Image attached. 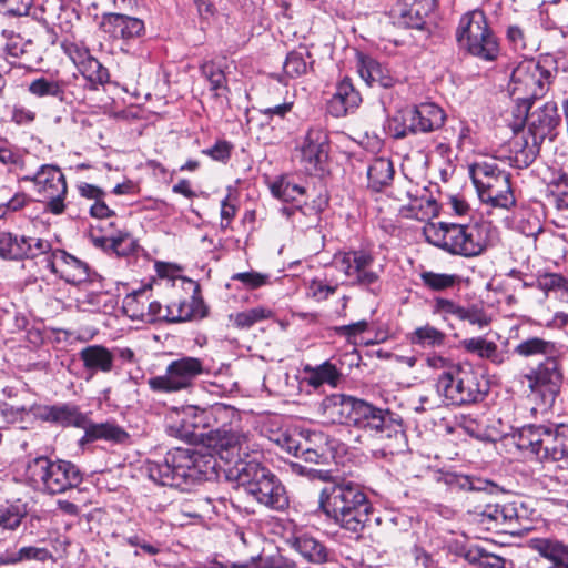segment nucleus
<instances>
[{"label": "nucleus", "mask_w": 568, "mask_h": 568, "mask_svg": "<svg viewBox=\"0 0 568 568\" xmlns=\"http://www.w3.org/2000/svg\"><path fill=\"white\" fill-rule=\"evenodd\" d=\"M236 470L239 485L258 504L274 510H284L288 507L290 500L284 485L270 468L257 462L256 457L242 463Z\"/></svg>", "instance_id": "nucleus-5"}, {"label": "nucleus", "mask_w": 568, "mask_h": 568, "mask_svg": "<svg viewBox=\"0 0 568 568\" xmlns=\"http://www.w3.org/2000/svg\"><path fill=\"white\" fill-rule=\"evenodd\" d=\"M528 388L541 397L545 405L552 406L560 394L564 372L558 356L545 358L525 374Z\"/></svg>", "instance_id": "nucleus-14"}, {"label": "nucleus", "mask_w": 568, "mask_h": 568, "mask_svg": "<svg viewBox=\"0 0 568 568\" xmlns=\"http://www.w3.org/2000/svg\"><path fill=\"white\" fill-rule=\"evenodd\" d=\"M1 37L6 40L4 52L8 57L22 59L29 54L33 47L32 40H24L19 33L13 30L3 29Z\"/></svg>", "instance_id": "nucleus-54"}, {"label": "nucleus", "mask_w": 568, "mask_h": 568, "mask_svg": "<svg viewBox=\"0 0 568 568\" xmlns=\"http://www.w3.org/2000/svg\"><path fill=\"white\" fill-rule=\"evenodd\" d=\"M394 172L393 162L389 159H374L367 168L368 187L374 191H381L390 184Z\"/></svg>", "instance_id": "nucleus-42"}, {"label": "nucleus", "mask_w": 568, "mask_h": 568, "mask_svg": "<svg viewBox=\"0 0 568 568\" xmlns=\"http://www.w3.org/2000/svg\"><path fill=\"white\" fill-rule=\"evenodd\" d=\"M546 23L548 29L568 34V0H555L546 9Z\"/></svg>", "instance_id": "nucleus-51"}, {"label": "nucleus", "mask_w": 568, "mask_h": 568, "mask_svg": "<svg viewBox=\"0 0 568 568\" xmlns=\"http://www.w3.org/2000/svg\"><path fill=\"white\" fill-rule=\"evenodd\" d=\"M536 286L547 295L554 292L561 301L568 302V277L559 273H544L539 275Z\"/></svg>", "instance_id": "nucleus-52"}, {"label": "nucleus", "mask_w": 568, "mask_h": 568, "mask_svg": "<svg viewBox=\"0 0 568 568\" xmlns=\"http://www.w3.org/2000/svg\"><path fill=\"white\" fill-rule=\"evenodd\" d=\"M362 103V95L355 89L349 77H344L336 84L333 97L327 101V112L334 118L345 116L356 110Z\"/></svg>", "instance_id": "nucleus-27"}, {"label": "nucleus", "mask_w": 568, "mask_h": 568, "mask_svg": "<svg viewBox=\"0 0 568 568\" xmlns=\"http://www.w3.org/2000/svg\"><path fill=\"white\" fill-rule=\"evenodd\" d=\"M89 235L97 247L108 248L111 242L124 230L118 215H92Z\"/></svg>", "instance_id": "nucleus-32"}, {"label": "nucleus", "mask_w": 568, "mask_h": 568, "mask_svg": "<svg viewBox=\"0 0 568 568\" xmlns=\"http://www.w3.org/2000/svg\"><path fill=\"white\" fill-rule=\"evenodd\" d=\"M211 460L195 450L174 448L162 459L148 460L146 471L151 480L158 485L184 489L185 486L207 479L214 466Z\"/></svg>", "instance_id": "nucleus-2"}, {"label": "nucleus", "mask_w": 568, "mask_h": 568, "mask_svg": "<svg viewBox=\"0 0 568 568\" xmlns=\"http://www.w3.org/2000/svg\"><path fill=\"white\" fill-rule=\"evenodd\" d=\"M527 547L551 564L549 568H568V544L555 536L534 537Z\"/></svg>", "instance_id": "nucleus-28"}, {"label": "nucleus", "mask_w": 568, "mask_h": 568, "mask_svg": "<svg viewBox=\"0 0 568 568\" xmlns=\"http://www.w3.org/2000/svg\"><path fill=\"white\" fill-rule=\"evenodd\" d=\"M412 118L407 109L399 111L394 115L389 123V131L393 138L404 139L410 134H416V131L412 128Z\"/></svg>", "instance_id": "nucleus-60"}, {"label": "nucleus", "mask_w": 568, "mask_h": 568, "mask_svg": "<svg viewBox=\"0 0 568 568\" xmlns=\"http://www.w3.org/2000/svg\"><path fill=\"white\" fill-rule=\"evenodd\" d=\"M52 558V554L49 549L36 546H28L20 548L17 552L8 556L3 561L4 564H18L21 561H40L45 562Z\"/></svg>", "instance_id": "nucleus-57"}, {"label": "nucleus", "mask_w": 568, "mask_h": 568, "mask_svg": "<svg viewBox=\"0 0 568 568\" xmlns=\"http://www.w3.org/2000/svg\"><path fill=\"white\" fill-rule=\"evenodd\" d=\"M192 285L193 292L190 301H187V311L192 312V320H202L207 316L209 307L201 295V286L194 282H192Z\"/></svg>", "instance_id": "nucleus-64"}, {"label": "nucleus", "mask_w": 568, "mask_h": 568, "mask_svg": "<svg viewBox=\"0 0 568 568\" xmlns=\"http://www.w3.org/2000/svg\"><path fill=\"white\" fill-rule=\"evenodd\" d=\"M28 92L37 98H54L62 103H70L67 82L53 77L41 75L30 81Z\"/></svg>", "instance_id": "nucleus-37"}, {"label": "nucleus", "mask_w": 568, "mask_h": 568, "mask_svg": "<svg viewBox=\"0 0 568 568\" xmlns=\"http://www.w3.org/2000/svg\"><path fill=\"white\" fill-rule=\"evenodd\" d=\"M209 415L210 406L205 408L186 407L179 424L174 426L176 436L191 444L205 446L207 424L211 419Z\"/></svg>", "instance_id": "nucleus-23"}, {"label": "nucleus", "mask_w": 568, "mask_h": 568, "mask_svg": "<svg viewBox=\"0 0 568 568\" xmlns=\"http://www.w3.org/2000/svg\"><path fill=\"white\" fill-rule=\"evenodd\" d=\"M532 103L534 102L527 97L517 99L516 105L511 111L514 121L510 123V128L514 133L520 132L525 125H527Z\"/></svg>", "instance_id": "nucleus-59"}, {"label": "nucleus", "mask_w": 568, "mask_h": 568, "mask_svg": "<svg viewBox=\"0 0 568 568\" xmlns=\"http://www.w3.org/2000/svg\"><path fill=\"white\" fill-rule=\"evenodd\" d=\"M307 385L318 388L325 384L336 387L342 378V373L331 361H325L317 366L306 365L304 367Z\"/></svg>", "instance_id": "nucleus-39"}, {"label": "nucleus", "mask_w": 568, "mask_h": 568, "mask_svg": "<svg viewBox=\"0 0 568 568\" xmlns=\"http://www.w3.org/2000/svg\"><path fill=\"white\" fill-rule=\"evenodd\" d=\"M139 248L138 241L132 234L124 227V230L111 242L106 250H111L118 256H129L134 254Z\"/></svg>", "instance_id": "nucleus-61"}, {"label": "nucleus", "mask_w": 568, "mask_h": 568, "mask_svg": "<svg viewBox=\"0 0 568 568\" xmlns=\"http://www.w3.org/2000/svg\"><path fill=\"white\" fill-rule=\"evenodd\" d=\"M460 347L466 353L477 356L480 359L489 361L494 365L499 366L505 363V356L498 349V345L484 336L465 338L460 341Z\"/></svg>", "instance_id": "nucleus-38"}, {"label": "nucleus", "mask_w": 568, "mask_h": 568, "mask_svg": "<svg viewBox=\"0 0 568 568\" xmlns=\"http://www.w3.org/2000/svg\"><path fill=\"white\" fill-rule=\"evenodd\" d=\"M201 75L210 83V90L214 97H221L230 92L227 79L223 69L214 61H205L200 65Z\"/></svg>", "instance_id": "nucleus-46"}, {"label": "nucleus", "mask_w": 568, "mask_h": 568, "mask_svg": "<svg viewBox=\"0 0 568 568\" xmlns=\"http://www.w3.org/2000/svg\"><path fill=\"white\" fill-rule=\"evenodd\" d=\"M272 194L283 202L294 203V207L303 210V199L306 196V190L297 184L290 176H281L271 184Z\"/></svg>", "instance_id": "nucleus-40"}, {"label": "nucleus", "mask_w": 568, "mask_h": 568, "mask_svg": "<svg viewBox=\"0 0 568 568\" xmlns=\"http://www.w3.org/2000/svg\"><path fill=\"white\" fill-rule=\"evenodd\" d=\"M205 373L206 369L201 358L182 356L170 362L163 375L150 377L146 383L154 393H179L191 390L195 386L196 379Z\"/></svg>", "instance_id": "nucleus-10"}, {"label": "nucleus", "mask_w": 568, "mask_h": 568, "mask_svg": "<svg viewBox=\"0 0 568 568\" xmlns=\"http://www.w3.org/2000/svg\"><path fill=\"white\" fill-rule=\"evenodd\" d=\"M314 60L312 54L306 48L290 51L283 63L284 73L294 79L307 73L308 68H312Z\"/></svg>", "instance_id": "nucleus-45"}, {"label": "nucleus", "mask_w": 568, "mask_h": 568, "mask_svg": "<svg viewBox=\"0 0 568 568\" xmlns=\"http://www.w3.org/2000/svg\"><path fill=\"white\" fill-rule=\"evenodd\" d=\"M79 358L90 376L97 373L109 374L113 371L115 355L106 346L93 344L83 347L79 352Z\"/></svg>", "instance_id": "nucleus-30"}, {"label": "nucleus", "mask_w": 568, "mask_h": 568, "mask_svg": "<svg viewBox=\"0 0 568 568\" xmlns=\"http://www.w3.org/2000/svg\"><path fill=\"white\" fill-rule=\"evenodd\" d=\"M51 243L34 236L13 235L0 232V257L7 260L36 258L51 250Z\"/></svg>", "instance_id": "nucleus-18"}, {"label": "nucleus", "mask_w": 568, "mask_h": 568, "mask_svg": "<svg viewBox=\"0 0 568 568\" xmlns=\"http://www.w3.org/2000/svg\"><path fill=\"white\" fill-rule=\"evenodd\" d=\"M274 313L272 310L257 306L243 312H239L235 315H231L230 320L233 325L239 329H248L256 323L273 317Z\"/></svg>", "instance_id": "nucleus-55"}, {"label": "nucleus", "mask_w": 568, "mask_h": 568, "mask_svg": "<svg viewBox=\"0 0 568 568\" xmlns=\"http://www.w3.org/2000/svg\"><path fill=\"white\" fill-rule=\"evenodd\" d=\"M568 458V425L547 426L541 460L558 462Z\"/></svg>", "instance_id": "nucleus-34"}, {"label": "nucleus", "mask_w": 568, "mask_h": 568, "mask_svg": "<svg viewBox=\"0 0 568 568\" xmlns=\"http://www.w3.org/2000/svg\"><path fill=\"white\" fill-rule=\"evenodd\" d=\"M478 517L480 525L496 534L523 536L526 530L521 525V517L518 515L514 503L487 504L478 513Z\"/></svg>", "instance_id": "nucleus-16"}, {"label": "nucleus", "mask_w": 568, "mask_h": 568, "mask_svg": "<svg viewBox=\"0 0 568 568\" xmlns=\"http://www.w3.org/2000/svg\"><path fill=\"white\" fill-rule=\"evenodd\" d=\"M44 255L47 268L64 282L71 285H81L90 281V268L88 264L68 252L55 250Z\"/></svg>", "instance_id": "nucleus-19"}, {"label": "nucleus", "mask_w": 568, "mask_h": 568, "mask_svg": "<svg viewBox=\"0 0 568 568\" xmlns=\"http://www.w3.org/2000/svg\"><path fill=\"white\" fill-rule=\"evenodd\" d=\"M419 277L423 285L433 292H444L460 284V276L457 274L423 271Z\"/></svg>", "instance_id": "nucleus-50"}, {"label": "nucleus", "mask_w": 568, "mask_h": 568, "mask_svg": "<svg viewBox=\"0 0 568 568\" xmlns=\"http://www.w3.org/2000/svg\"><path fill=\"white\" fill-rule=\"evenodd\" d=\"M506 224L525 236L537 237L544 231L539 215H507Z\"/></svg>", "instance_id": "nucleus-49"}, {"label": "nucleus", "mask_w": 568, "mask_h": 568, "mask_svg": "<svg viewBox=\"0 0 568 568\" xmlns=\"http://www.w3.org/2000/svg\"><path fill=\"white\" fill-rule=\"evenodd\" d=\"M559 351L558 343L539 336H529L521 339L513 348V354L519 358L555 357Z\"/></svg>", "instance_id": "nucleus-36"}, {"label": "nucleus", "mask_w": 568, "mask_h": 568, "mask_svg": "<svg viewBox=\"0 0 568 568\" xmlns=\"http://www.w3.org/2000/svg\"><path fill=\"white\" fill-rule=\"evenodd\" d=\"M82 428L84 429L82 443L105 440L114 445H124L130 440V434L114 420L92 423L87 418L85 427Z\"/></svg>", "instance_id": "nucleus-31"}, {"label": "nucleus", "mask_w": 568, "mask_h": 568, "mask_svg": "<svg viewBox=\"0 0 568 568\" xmlns=\"http://www.w3.org/2000/svg\"><path fill=\"white\" fill-rule=\"evenodd\" d=\"M24 477L30 486L48 495L63 494L83 481V473L75 464L48 456L29 459Z\"/></svg>", "instance_id": "nucleus-3"}, {"label": "nucleus", "mask_w": 568, "mask_h": 568, "mask_svg": "<svg viewBox=\"0 0 568 568\" xmlns=\"http://www.w3.org/2000/svg\"><path fill=\"white\" fill-rule=\"evenodd\" d=\"M78 70L92 90H97L99 85H104L110 80L109 70L93 55L82 62Z\"/></svg>", "instance_id": "nucleus-48"}, {"label": "nucleus", "mask_w": 568, "mask_h": 568, "mask_svg": "<svg viewBox=\"0 0 568 568\" xmlns=\"http://www.w3.org/2000/svg\"><path fill=\"white\" fill-rule=\"evenodd\" d=\"M412 118V128L418 133H428L440 129L446 120L444 110L435 103H420L407 108Z\"/></svg>", "instance_id": "nucleus-29"}, {"label": "nucleus", "mask_w": 568, "mask_h": 568, "mask_svg": "<svg viewBox=\"0 0 568 568\" xmlns=\"http://www.w3.org/2000/svg\"><path fill=\"white\" fill-rule=\"evenodd\" d=\"M395 24L405 29L423 30L426 26V18L422 13L419 4H413L409 8L400 10Z\"/></svg>", "instance_id": "nucleus-58"}, {"label": "nucleus", "mask_w": 568, "mask_h": 568, "mask_svg": "<svg viewBox=\"0 0 568 568\" xmlns=\"http://www.w3.org/2000/svg\"><path fill=\"white\" fill-rule=\"evenodd\" d=\"M547 426L545 425H525L516 435V445L521 450H530L539 459L544 447V439Z\"/></svg>", "instance_id": "nucleus-41"}, {"label": "nucleus", "mask_w": 568, "mask_h": 568, "mask_svg": "<svg viewBox=\"0 0 568 568\" xmlns=\"http://www.w3.org/2000/svg\"><path fill=\"white\" fill-rule=\"evenodd\" d=\"M455 37L459 49L471 57L485 62H494L499 57L498 38L480 9L468 11L460 17Z\"/></svg>", "instance_id": "nucleus-6"}, {"label": "nucleus", "mask_w": 568, "mask_h": 568, "mask_svg": "<svg viewBox=\"0 0 568 568\" xmlns=\"http://www.w3.org/2000/svg\"><path fill=\"white\" fill-rule=\"evenodd\" d=\"M473 236V242L477 244L480 253L497 237V230L490 221L485 220L483 215L479 219L467 224Z\"/></svg>", "instance_id": "nucleus-47"}, {"label": "nucleus", "mask_w": 568, "mask_h": 568, "mask_svg": "<svg viewBox=\"0 0 568 568\" xmlns=\"http://www.w3.org/2000/svg\"><path fill=\"white\" fill-rule=\"evenodd\" d=\"M356 404V397L344 394H333L323 399L321 413L324 420L328 424L352 426Z\"/></svg>", "instance_id": "nucleus-26"}, {"label": "nucleus", "mask_w": 568, "mask_h": 568, "mask_svg": "<svg viewBox=\"0 0 568 568\" xmlns=\"http://www.w3.org/2000/svg\"><path fill=\"white\" fill-rule=\"evenodd\" d=\"M239 415V410L230 405L222 403L211 405L209 415L211 419L207 424L205 446L209 448L213 443V438L216 439L222 434V430H226L231 423L237 419Z\"/></svg>", "instance_id": "nucleus-35"}, {"label": "nucleus", "mask_w": 568, "mask_h": 568, "mask_svg": "<svg viewBox=\"0 0 568 568\" xmlns=\"http://www.w3.org/2000/svg\"><path fill=\"white\" fill-rule=\"evenodd\" d=\"M465 225L445 222L429 221L424 227L423 233L428 243L442 247L453 254H460L462 237Z\"/></svg>", "instance_id": "nucleus-24"}, {"label": "nucleus", "mask_w": 568, "mask_h": 568, "mask_svg": "<svg viewBox=\"0 0 568 568\" xmlns=\"http://www.w3.org/2000/svg\"><path fill=\"white\" fill-rule=\"evenodd\" d=\"M320 508L342 529L356 535V540L385 545L395 540L393 519L374 515V507L361 485L346 479L333 480L320 494Z\"/></svg>", "instance_id": "nucleus-1"}, {"label": "nucleus", "mask_w": 568, "mask_h": 568, "mask_svg": "<svg viewBox=\"0 0 568 568\" xmlns=\"http://www.w3.org/2000/svg\"><path fill=\"white\" fill-rule=\"evenodd\" d=\"M465 560L478 568H506L505 558L488 552L481 547H470L464 555Z\"/></svg>", "instance_id": "nucleus-53"}, {"label": "nucleus", "mask_w": 568, "mask_h": 568, "mask_svg": "<svg viewBox=\"0 0 568 568\" xmlns=\"http://www.w3.org/2000/svg\"><path fill=\"white\" fill-rule=\"evenodd\" d=\"M33 417L40 422L49 423L60 427H85L87 416L74 404L43 405L33 403L29 406Z\"/></svg>", "instance_id": "nucleus-21"}, {"label": "nucleus", "mask_w": 568, "mask_h": 568, "mask_svg": "<svg viewBox=\"0 0 568 568\" xmlns=\"http://www.w3.org/2000/svg\"><path fill=\"white\" fill-rule=\"evenodd\" d=\"M20 181L32 182L36 192L42 196L41 202L47 203L51 213H62L64 197L68 191L64 174L53 164H43L32 175H24Z\"/></svg>", "instance_id": "nucleus-13"}, {"label": "nucleus", "mask_w": 568, "mask_h": 568, "mask_svg": "<svg viewBox=\"0 0 568 568\" xmlns=\"http://www.w3.org/2000/svg\"><path fill=\"white\" fill-rule=\"evenodd\" d=\"M432 313L444 321L454 317L477 326L479 329L488 327L493 322L491 316L480 304L475 303L465 306L455 300L443 296H435L433 298Z\"/></svg>", "instance_id": "nucleus-17"}, {"label": "nucleus", "mask_w": 568, "mask_h": 568, "mask_svg": "<svg viewBox=\"0 0 568 568\" xmlns=\"http://www.w3.org/2000/svg\"><path fill=\"white\" fill-rule=\"evenodd\" d=\"M436 392L447 405L465 406L481 402L488 394V384L470 365L450 367L440 373L436 381Z\"/></svg>", "instance_id": "nucleus-7"}, {"label": "nucleus", "mask_w": 568, "mask_h": 568, "mask_svg": "<svg viewBox=\"0 0 568 568\" xmlns=\"http://www.w3.org/2000/svg\"><path fill=\"white\" fill-rule=\"evenodd\" d=\"M337 268L351 280L353 285L369 288L379 283L381 275L372 270L374 255L366 250H351L334 256Z\"/></svg>", "instance_id": "nucleus-15"}, {"label": "nucleus", "mask_w": 568, "mask_h": 568, "mask_svg": "<svg viewBox=\"0 0 568 568\" xmlns=\"http://www.w3.org/2000/svg\"><path fill=\"white\" fill-rule=\"evenodd\" d=\"M270 274L256 271L234 273L232 281L240 282L246 290H257L270 284Z\"/></svg>", "instance_id": "nucleus-62"}, {"label": "nucleus", "mask_w": 568, "mask_h": 568, "mask_svg": "<svg viewBox=\"0 0 568 568\" xmlns=\"http://www.w3.org/2000/svg\"><path fill=\"white\" fill-rule=\"evenodd\" d=\"M358 73L361 78L369 85V87H381L384 89L393 88L396 83L395 77L390 73V71L382 65L374 58L359 53L358 54Z\"/></svg>", "instance_id": "nucleus-33"}, {"label": "nucleus", "mask_w": 568, "mask_h": 568, "mask_svg": "<svg viewBox=\"0 0 568 568\" xmlns=\"http://www.w3.org/2000/svg\"><path fill=\"white\" fill-rule=\"evenodd\" d=\"M151 286H145L126 294L122 302V310L124 314L133 321L144 322L146 304L151 298Z\"/></svg>", "instance_id": "nucleus-43"}, {"label": "nucleus", "mask_w": 568, "mask_h": 568, "mask_svg": "<svg viewBox=\"0 0 568 568\" xmlns=\"http://www.w3.org/2000/svg\"><path fill=\"white\" fill-rule=\"evenodd\" d=\"M469 176L479 200L494 209L509 210L515 204L510 187V173L500 169L495 159L474 162Z\"/></svg>", "instance_id": "nucleus-8"}, {"label": "nucleus", "mask_w": 568, "mask_h": 568, "mask_svg": "<svg viewBox=\"0 0 568 568\" xmlns=\"http://www.w3.org/2000/svg\"><path fill=\"white\" fill-rule=\"evenodd\" d=\"M408 341L412 345L419 346L422 348L440 347L445 344L446 334L427 323L423 326L416 327L408 335Z\"/></svg>", "instance_id": "nucleus-44"}, {"label": "nucleus", "mask_w": 568, "mask_h": 568, "mask_svg": "<svg viewBox=\"0 0 568 568\" xmlns=\"http://www.w3.org/2000/svg\"><path fill=\"white\" fill-rule=\"evenodd\" d=\"M352 426L381 440H399L405 437L403 418L390 409L357 398Z\"/></svg>", "instance_id": "nucleus-9"}, {"label": "nucleus", "mask_w": 568, "mask_h": 568, "mask_svg": "<svg viewBox=\"0 0 568 568\" xmlns=\"http://www.w3.org/2000/svg\"><path fill=\"white\" fill-rule=\"evenodd\" d=\"M214 450L221 459L229 464H234L235 468L241 467L242 463L248 462L250 457H256L262 454L260 445L256 443L254 435L250 430H245L242 426L241 416L232 422L226 430L214 439L209 447Z\"/></svg>", "instance_id": "nucleus-11"}, {"label": "nucleus", "mask_w": 568, "mask_h": 568, "mask_svg": "<svg viewBox=\"0 0 568 568\" xmlns=\"http://www.w3.org/2000/svg\"><path fill=\"white\" fill-rule=\"evenodd\" d=\"M329 135L321 125L308 128L296 151L298 161L310 175L323 178L329 172Z\"/></svg>", "instance_id": "nucleus-12"}, {"label": "nucleus", "mask_w": 568, "mask_h": 568, "mask_svg": "<svg viewBox=\"0 0 568 568\" xmlns=\"http://www.w3.org/2000/svg\"><path fill=\"white\" fill-rule=\"evenodd\" d=\"M100 29L111 39L121 40L125 45L145 34V24L142 19L113 12L102 14Z\"/></svg>", "instance_id": "nucleus-22"}, {"label": "nucleus", "mask_w": 568, "mask_h": 568, "mask_svg": "<svg viewBox=\"0 0 568 568\" xmlns=\"http://www.w3.org/2000/svg\"><path fill=\"white\" fill-rule=\"evenodd\" d=\"M24 507L8 501L0 503V527L8 530H16L26 517Z\"/></svg>", "instance_id": "nucleus-56"}, {"label": "nucleus", "mask_w": 568, "mask_h": 568, "mask_svg": "<svg viewBox=\"0 0 568 568\" xmlns=\"http://www.w3.org/2000/svg\"><path fill=\"white\" fill-rule=\"evenodd\" d=\"M305 197L312 199L310 202L303 199V209L305 207L310 211H314V213H323L328 207L329 195L324 185H320V187L314 189L313 193L311 195L306 194Z\"/></svg>", "instance_id": "nucleus-63"}, {"label": "nucleus", "mask_w": 568, "mask_h": 568, "mask_svg": "<svg viewBox=\"0 0 568 568\" xmlns=\"http://www.w3.org/2000/svg\"><path fill=\"white\" fill-rule=\"evenodd\" d=\"M560 124L561 116L554 101H548L531 111L527 123L528 136L515 143V165L520 169L531 165L539 155L542 142L546 139L550 141L556 139Z\"/></svg>", "instance_id": "nucleus-4"}, {"label": "nucleus", "mask_w": 568, "mask_h": 568, "mask_svg": "<svg viewBox=\"0 0 568 568\" xmlns=\"http://www.w3.org/2000/svg\"><path fill=\"white\" fill-rule=\"evenodd\" d=\"M551 72L534 60L525 61L514 69L511 80L516 85H523L532 102L541 98L551 82Z\"/></svg>", "instance_id": "nucleus-20"}, {"label": "nucleus", "mask_w": 568, "mask_h": 568, "mask_svg": "<svg viewBox=\"0 0 568 568\" xmlns=\"http://www.w3.org/2000/svg\"><path fill=\"white\" fill-rule=\"evenodd\" d=\"M286 542L310 564L322 565L336 561L335 552L308 534L293 535L286 539Z\"/></svg>", "instance_id": "nucleus-25"}]
</instances>
